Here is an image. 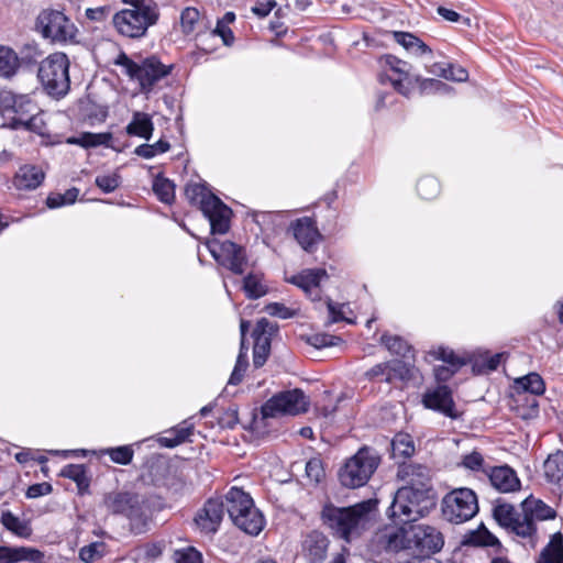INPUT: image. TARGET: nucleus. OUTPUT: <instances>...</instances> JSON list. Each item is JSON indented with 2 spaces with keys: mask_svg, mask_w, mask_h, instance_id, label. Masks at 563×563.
Wrapping results in <instances>:
<instances>
[{
  "mask_svg": "<svg viewBox=\"0 0 563 563\" xmlns=\"http://www.w3.org/2000/svg\"><path fill=\"white\" fill-rule=\"evenodd\" d=\"M376 508V501L368 499L349 507H338L328 503L322 507L320 518L331 533L351 542L358 537L372 519V512Z\"/></svg>",
  "mask_w": 563,
  "mask_h": 563,
  "instance_id": "f257e3e1",
  "label": "nucleus"
},
{
  "mask_svg": "<svg viewBox=\"0 0 563 563\" xmlns=\"http://www.w3.org/2000/svg\"><path fill=\"white\" fill-rule=\"evenodd\" d=\"M435 506L434 489L400 487L387 512L396 525H409L427 516Z\"/></svg>",
  "mask_w": 563,
  "mask_h": 563,
  "instance_id": "f03ea898",
  "label": "nucleus"
},
{
  "mask_svg": "<svg viewBox=\"0 0 563 563\" xmlns=\"http://www.w3.org/2000/svg\"><path fill=\"white\" fill-rule=\"evenodd\" d=\"M103 504L112 515H120L129 520L132 533L141 534L148 530L152 511L145 496L130 490L110 492L104 495Z\"/></svg>",
  "mask_w": 563,
  "mask_h": 563,
  "instance_id": "7ed1b4c3",
  "label": "nucleus"
},
{
  "mask_svg": "<svg viewBox=\"0 0 563 563\" xmlns=\"http://www.w3.org/2000/svg\"><path fill=\"white\" fill-rule=\"evenodd\" d=\"M114 65L123 68V73L130 80L136 81L140 91L148 95L166 78L173 69L172 65H165L155 56L142 58L140 62L133 60L124 52H121L114 59Z\"/></svg>",
  "mask_w": 563,
  "mask_h": 563,
  "instance_id": "20e7f679",
  "label": "nucleus"
},
{
  "mask_svg": "<svg viewBox=\"0 0 563 563\" xmlns=\"http://www.w3.org/2000/svg\"><path fill=\"white\" fill-rule=\"evenodd\" d=\"M69 66L68 56L62 52L52 53L40 63L37 77L48 96L60 99L69 92Z\"/></svg>",
  "mask_w": 563,
  "mask_h": 563,
  "instance_id": "39448f33",
  "label": "nucleus"
},
{
  "mask_svg": "<svg viewBox=\"0 0 563 563\" xmlns=\"http://www.w3.org/2000/svg\"><path fill=\"white\" fill-rule=\"evenodd\" d=\"M520 507L522 525H519V542L523 547L536 549L541 540L539 525L545 520L555 519L556 511L543 500L532 496L526 498Z\"/></svg>",
  "mask_w": 563,
  "mask_h": 563,
  "instance_id": "423d86ee",
  "label": "nucleus"
},
{
  "mask_svg": "<svg viewBox=\"0 0 563 563\" xmlns=\"http://www.w3.org/2000/svg\"><path fill=\"white\" fill-rule=\"evenodd\" d=\"M380 463L379 454L363 446L347 459L338 472V478L346 488H358L367 484Z\"/></svg>",
  "mask_w": 563,
  "mask_h": 563,
  "instance_id": "0eeeda50",
  "label": "nucleus"
},
{
  "mask_svg": "<svg viewBox=\"0 0 563 563\" xmlns=\"http://www.w3.org/2000/svg\"><path fill=\"white\" fill-rule=\"evenodd\" d=\"M158 5L152 10L123 9L112 16V23L119 34L129 38H141L146 35L148 27L159 20Z\"/></svg>",
  "mask_w": 563,
  "mask_h": 563,
  "instance_id": "6e6552de",
  "label": "nucleus"
},
{
  "mask_svg": "<svg viewBox=\"0 0 563 563\" xmlns=\"http://www.w3.org/2000/svg\"><path fill=\"white\" fill-rule=\"evenodd\" d=\"M441 510L443 518L451 523L466 522L478 512L477 496L470 488H455L443 497Z\"/></svg>",
  "mask_w": 563,
  "mask_h": 563,
  "instance_id": "1a4fd4ad",
  "label": "nucleus"
},
{
  "mask_svg": "<svg viewBox=\"0 0 563 563\" xmlns=\"http://www.w3.org/2000/svg\"><path fill=\"white\" fill-rule=\"evenodd\" d=\"M0 110L9 115L15 128L31 129L40 109L29 95H16L11 90H0Z\"/></svg>",
  "mask_w": 563,
  "mask_h": 563,
  "instance_id": "9d476101",
  "label": "nucleus"
},
{
  "mask_svg": "<svg viewBox=\"0 0 563 563\" xmlns=\"http://www.w3.org/2000/svg\"><path fill=\"white\" fill-rule=\"evenodd\" d=\"M309 400L301 389L295 388L280 391L266 400L261 412L264 418H275L283 415L297 416L308 411Z\"/></svg>",
  "mask_w": 563,
  "mask_h": 563,
  "instance_id": "9b49d317",
  "label": "nucleus"
},
{
  "mask_svg": "<svg viewBox=\"0 0 563 563\" xmlns=\"http://www.w3.org/2000/svg\"><path fill=\"white\" fill-rule=\"evenodd\" d=\"M36 27L45 38L56 43L74 42L77 27L64 12L43 10L36 21Z\"/></svg>",
  "mask_w": 563,
  "mask_h": 563,
  "instance_id": "f8f14e48",
  "label": "nucleus"
},
{
  "mask_svg": "<svg viewBox=\"0 0 563 563\" xmlns=\"http://www.w3.org/2000/svg\"><path fill=\"white\" fill-rule=\"evenodd\" d=\"M207 247L218 264L230 269L236 275L244 273L246 254L242 246L229 240L220 242L214 239L208 241Z\"/></svg>",
  "mask_w": 563,
  "mask_h": 563,
  "instance_id": "ddd939ff",
  "label": "nucleus"
},
{
  "mask_svg": "<svg viewBox=\"0 0 563 563\" xmlns=\"http://www.w3.org/2000/svg\"><path fill=\"white\" fill-rule=\"evenodd\" d=\"M411 550L420 556H429L439 552L444 539L442 533L434 527L428 525L410 526Z\"/></svg>",
  "mask_w": 563,
  "mask_h": 563,
  "instance_id": "4468645a",
  "label": "nucleus"
},
{
  "mask_svg": "<svg viewBox=\"0 0 563 563\" xmlns=\"http://www.w3.org/2000/svg\"><path fill=\"white\" fill-rule=\"evenodd\" d=\"M422 405L424 408L440 412L451 419L460 418L455 409L453 394L448 385L439 384L435 388L427 389L422 395Z\"/></svg>",
  "mask_w": 563,
  "mask_h": 563,
  "instance_id": "2eb2a0df",
  "label": "nucleus"
},
{
  "mask_svg": "<svg viewBox=\"0 0 563 563\" xmlns=\"http://www.w3.org/2000/svg\"><path fill=\"white\" fill-rule=\"evenodd\" d=\"M278 331L277 324L272 323L266 318L256 322L253 330V365L255 368L262 367L271 353L272 336Z\"/></svg>",
  "mask_w": 563,
  "mask_h": 563,
  "instance_id": "dca6fc26",
  "label": "nucleus"
},
{
  "mask_svg": "<svg viewBox=\"0 0 563 563\" xmlns=\"http://www.w3.org/2000/svg\"><path fill=\"white\" fill-rule=\"evenodd\" d=\"M224 515V504L222 499L210 498L203 507L197 512L195 522L201 532L213 534L218 531Z\"/></svg>",
  "mask_w": 563,
  "mask_h": 563,
  "instance_id": "f3484780",
  "label": "nucleus"
},
{
  "mask_svg": "<svg viewBox=\"0 0 563 563\" xmlns=\"http://www.w3.org/2000/svg\"><path fill=\"white\" fill-rule=\"evenodd\" d=\"M202 213L210 222L212 234H225L230 230L232 210L219 197H210L206 201Z\"/></svg>",
  "mask_w": 563,
  "mask_h": 563,
  "instance_id": "a211bd4d",
  "label": "nucleus"
},
{
  "mask_svg": "<svg viewBox=\"0 0 563 563\" xmlns=\"http://www.w3.org/2000/svg\"><path fill=\"white\" fill-rule=\"evenodd\" d=\"M290 230L295 240L307 252H312L322 239L316 220L310 217L296 219L290 223Z\"/></svg>",
  "mask_w": 563,
  "mask_h": 563,
  "instance_id": "6ab92c4d",
  "label": "nucleus"
},
{
  "mask_svg": "<svg viewBox=\"0 0 563 563\" xmlns=\"http://www.w3.org/2000/svg\"><path fill=\"white\" fill-rule=\"evenodd\" d=\"M224 510L234 523L239 518L251 509H254V500L251 495L239 487H231L222 499Z\"/></svg>",
  "mask_w": 563,
  "mask_h": 563,
  "instance_id": "aec40b11",
  "label": "nucleus"
},
{
  "mask_svg": "<svg viewBox=\"0 0 563 563\" xmlns=\"http://www.w3.org/2000/svg\"><path fill=\"white\" fill-rule=\"evenodd\" d=\"M330 541L328 537L312 530L302 540V553L309 563H322L328 554Z\"/></svg>",
  "mask_w": 563,
  "mask_h": 563,
  "instance_id": "412c9836",
  "label": "nucleus"
},
{
  "mask_svg": "<svg viewBox=\"0 0 563 563\" xmlns=\"http://www.w3.org/2000/svg\"><path fill=\"white\" fill-rule=\"evenodd\" d=\"M493 517L519 542V525H522L521 510L518 511L512 505L498 500L494 506Z\"/></svg>",
  "mask_w": 563,
  "mask_h": 563,
  "instance_id": "4be33fe9",
  "label": "nucleus"
},
{
  "mask_svg": "<svg viewBox=\"0 0 563 563\" xmlns=\"http://www.w3.org/2000/svg\"><path fill=\"white\" fill-rule=\"evenodd\" d=\"M398 476L406 483L402 487L434 489L430 470L424 465L404 464L398 470Z\"/></svg>",
  "mask_w": 563,
  "mask_h": 563,
  "instance_id": "5701e85b",
  "label": "nucleus"
},
{
  "mask_svg": "<svg viewBox=\"0 0 563 563\" xmlns=\"http://www.w3.org/2000/svg\"><path fill=\"white\" fill-rule=\"evenodd\" d=\"M486 476L493 487L501 493H510L520 488L517 473L508 465L493 466Z\"/></svg>",
  "mask_w": 563,
  "mask_h": 563,
  "instance_id": "b1692460",
  "label": "nucleus"
},
{
  "mask_svg": "<svg viewBox=\"0 0 563 563\" xmlns=\"http://www.w3.org/2000/svg\"><path fill=\"white\" fill-rule=\"evenodd\" d=\"M323 277H327L324 269H308L292 276L289 283L301 288L312 300H317L320 298L319 285Z\"/></svg>",
  "mask_w": 563,
  "mask_h": 563,
  "instance_id": "393cba45",
  "label": "nucleus"
},
{
  "mask_svg": "<svg viewBox=\"0 0 563 563\" xmlns=\"http://www.w3.org/2000/svg\"><path fill=\"white\" fill-rule=\"evenodd\" d=\"M45 173L36 165H23L13 178V184L19 190H33L42 185Z\"/></svg>",
  "mask_w": 563,
  "mask_h": 563,
  "instance_id": "a878e982",
  "label": "nucleus"
},
{
  "mask_svg": "<svg viewBox=\"0 0 563 563\" xmlns=\"http://www.w3.org/2000/svg\"><path fill=\"white\" fill-rule=\"evenodd\" d=\"M543 474L545 481L563 492V452L558 450L552 453L543 463Z\"/></svg>",
  "mask_w": 563,
  "mask_h": 563,
  "instance_id": "bb28decb",
  "label": "nucleus"
},
{
  "mask_svg": "<svg viewBox=\"0 0 563 563\" xmlns=\"http://www.w3.org/2000/svg\"><path fill=\"white\" fill-rule=\"evenodd\" d=\"M401 525V527L397 529H386L385 532L380 536V542L384 544V548L387 551L398 552L400 550H411L410 539V530L407 531Z\"/></svg>",
  "mask_w": 563,
  "mask_h": 563,
  "instance_id": "cd10ccee",
  "label": "nucleus"
},
{
  "mask_svg": "<svg viewBox=\"0 0 563 563\" xmlns=\"http://www.w3.org/2000/svg\"><path fill=\"white\" fill-rule=\"evenodd\" d=\"M154 123L150 114L136 111L133 113L131 122L126 125L125 132L130 136H139L150 140L153 135Z\"/></svg>",
  "mask_w": 563,
  "mask_h": 563,
  "instance_id": "c85d7f7f",
  "label": "nucleus"
},
{
  "mask_svg": "<svg viewBox=\"0 0 563 563\" xmlns=\"http://www.w3.org/2000/svg\"><path fill=\"white\" fill-rule=\"evenodd\" d=\"M265 525V517L256 507L247 510L242 518H239L234 522V526L240 530L253 537L258 536L263 531Z\"/></svg>",
  "mask_w": 563,
  "mask_h": 563,
  "instance_id": "c756f323",
  "label": "nucleus"
},
{
  "mask_svg": "<svg viewBox=\"0 0 563 563\" xmlns=\"http://www.w3.org/2000/svg\"><path fill=\"white\" fill-rule=\"evenodd\" d=\"M537 563H563V534L558 531L542 549Z\"/></svg>",
  "mask_w": 563,
  "mask_h": 563,
  "instance_id": "7c9ffc66",
  "label": "nucleus"
},
{
  "mask_svg": "<svg viewBox=\"0 0 563 563\" xmlns=\"http://www.w3.org/2000/svg\"><path fill=\"white\" fill-rule=\"evenodd\" d=\"M113 139L112 133H92L82 132L78 136H71L67 140L68 144L79 145L84 148L97 147L103 145L106 147H112L111 141Z\"/></svg>",
  "mask_w": 563,
  "mask_h": 563,
  "instance_id": "2f4dec72",
  "label": "nucleus"
},
{
  "mask_svg": "<svg viewBox=\"0 0 563 563\" xmlns=\"http://www.w3.org/2000/svg\"><path fill=\"white\" fill-rule=\"evenodd\" d=\"M59 475L64 478L74 481L80 495L88 493L90 487V477L88 476L87 467L84 464H67L62 468Z\"/></svg>",
  "mask_w": 563,
  "mask_h": 563,
  "instance_id": "473e14b6",
  "label": "nucleus"
},
{
  "mask_svg": "<svg viewBox=\"0 0 563 563\" xmlns=\"http://www.w3.org/2000/svg\"><path fill=\"white\" fill-rule=\"evenodd\" d=\"M515 388L520 391L541 396L545 391V383L540 374L531 372L522 377L515 379Z\"/></svg>",
  "mask_w": 563,
  "mask_h": 563,
  "instance_id": "72a5a7b5",
  "label": "nucleus"
},
{
  "mask_svg": "<svg viewBox=\"0 0 563 563\" xmlns=\"http://www.w3.org/2000/svg\"><path fill=\"white\" fill-rule=\"evenodd\" d=\"M20 68L18 54L9 46L0 45V77L11 78Z\"/></svg>",
  "mask_w": 563,
  "mask_h": 563,
  "instance_id": "f704fd0d",
  "label": "nucleus"
},
{
  "mask_svg": "<svg viewBox=\"0 0 563 563\" xmlns=\"http://www.w3.org/2000/svg\"><path fill=\"white\" fill-rule=\"evenodd\" d=\"M463 544L474 547H494L499 545V541L484 525H481L476 530H471L464 536Z\"/></svg>",
  "mask_w": 563,
  "mask_h": 563,
  "instance_id": "c9c22d12",
  "label": "nucleus"
},
{
  "mask_svg": "<svg viewBox=\"0 0 563 563\" xmlns=\"http://www.w3.org/2000/svg\"><path fill=\"white\" fill-rule=\"evenodd\" d=\"M387 64L390 66L391 70L397 73L399 75L398 78H391V85L394 88L400 92L401 95L407 96L408 89L405 86L404 81L409 79V70H408V64L404 60L398 59L395 56H387L386 57Z\"/></svg>",
  "mask_w": 563,
  "mask_h": 563,
  "instance_id": "e433bc0d",
  "label": "nucleus"
},
{
  "mask_svg": "<svg viewBox=\"0 0 563 563\" xmlns=\"http://www.w3.org/2000/svg\"><path fill=\"white\" fill-rule=\"evenodd\" d=\"M394 37L398 44L418 56L432 53V49L426 43L411 33L395 32Z\"/></svg>",
  "mask_w": 563,
  "mask_h": 563,
  "instance_id": "4c0bfd02",
  "label": "nucleus"
},
{
  "mask_svg": "<svg viewBox=\"0 0 563 563\" xmlns=\"http://www.w3.org/2000/svg\"><path fill=\"white\" fill-rule=\"evenodd\" d=\"M0 522L2 526L21 538H29L32 534V528L29 522L21 520L10 510L2 511Z\"/></svg>",
  "mask_w": 563,
  "mask_h": 563,
  "instance_id": "58836bf2",
  "label": "nucleus"
},
{
  "mask_svg": "<svg viewBox=\"0 0 563 563\" xmlns=\"http://www.w3.org/2000/svg\"><path fill=\"white\" fill-rule=\"evenodd\" d=\"M415 443L408 433H398L391 441V453L395 459H408L415 453Z\"/></svg>",
  "mask_w": 563,
  "mask_h": 563,
  "instance_id": "ea45409f",
  "label": "nucleus"
},
{
  "mask_svg": "<svg viewBox=\"0 0 563 563\" xmlns=\"http://www.w3.org/2000/svg\"><path fill=\"white\" fill-rule=\"evenodd\" d=\"M153 191L163 203L172 205L175 200L174 183L161 174L153 180Z\"/></svg>",
  "mask_w": 563,
  "mask_h": 563,
  "instance_id": "a19ab883",
  "label": "nucleus"
},
{
  "mask_svg": "<svg viewBox=\"0 0 563 563\" xmlns=\"http://www.w3.org/2000/svg\"><path fill=\"white\" fill-rule=\"evenodd\" d=\"M243 290L249 299H258L267 294V286L260 274H249L243 278Z\"/></svg>",
  "mask_w": 563,
  "mask_h": 563,
  "instance_id": "79ce46f5",
  "label": "nucleus"
},
{
  "mask_svg": "<svg viewBox=\"0 0 563 563\" xmlns=\"http://www.w3.org/2000/svg\"><path fill=\"white\" fill-rule=\"evenodd\" d=\"M185 196L191 205L199 206L201 211L205 209L203 203L209 201L210 197H217L201 184H188L185 188Z\"/></svg>",
  "mask_w": 563,
  "mask_h": 563,
  "instance_id": "37998d69",
  "label": "nucleus"
},
{
  "mask_svg": "<svg viewBox=\"0 0 563 563\" xmlns=\"http://www.w3.org/2000/svg\"><path fill=\"white\" fill-rule=\"evenodd\" d=\"M380 342L390 353L401 357H408L409 353L411 352V346L398 335L383 334Z\"/></svg>",
  "mask_w": 563,
  "mask_h": 563,
  "instance_id": "c03bdc74",
  "label": "nucleus"
},
{
  "mask_svg": "<svg viewBox=\"0 0 563 563\" xmlns=\"http://www.w3.org/2000/svg\"><path fill=\"white\" fill-rule=\"evenodd\" d=\"M79 189L76 187L67 189L64 194H51L46 198V206L49 209L60 208L63 206L71 205L77 200Z\"/></svg>",
  "mask_w": 563,
  "mask_h": 563,
  "instance_id": "a18cd8bd",
  "label": "nucleus"
},
{
  "mask_svg": "<svg viewBox=\"0 0 563 563\" xmlns=\"http://www.w3.org/2000/svg\"><path fill=\"white\" fill-rule=\"evenodd\" d=\"M503 355V353H486L474 362L473 368L478 374H487L489 372L496 371L500 365Z\"/></svg>",
  "mask_w": 563,
  "mask_h": 563,
  "instance_id": "49530a36",
  "label": "nucleus"
},
{
  "mask_svg": "<svg viewBox=\"0 0 563 563\" xmlns=\"http://www.w3.org/2000/svg\"><path fill=\"white\" fill-rule=\"evenodd\" d=\"M170 148V144L165 140H158L154 144H141L135 147L134 154L140 157L150 159L157 154H163Z\"/></svg>",
  "mask_w": 563,
  "mask_h": 563,
  "instance_id": "de8ad7c7",
  "label": "nucleus"
},
{
  "mask_svg": "<svg viewBox=\"0 0 563 563\" xmlns=\"http://www.w3.org/2000/svg\"><path fill=\"white\" fill-rule=\"evenodd\" d=\"M47 563L44 552L31 547H15V563Z\"/></svg>",
  "mask_w": 563,
  "mask_h": 563,
  "instance_id": "09e8293b",
  "label": "nucleus"
},
{
  "mask_svg": "<svg viewBox=\"0 0 563 563\" xmlns=\"http://www.w3.org/2000/svg\"><path fill=\"white\" fill-rule=\"evenodd\" d=\"M200 19V12L197 8L187 7L180 13V27L185 35L191 34Z\"/></svg>",
  "mask_w": 563,
  "mask_h": 563,
  "instance_id": "8fccbe9b",
  "label": "nucleus"
},
{
  "mask_svg": "<svg viewBox=\"0 0 563 563\" xmlns=\"http://www.w3.org/2000/svg\"><path fill=\"white\" fill-rule=\"evenodd\" d=\"M106 543L101 541L92 542L79 550V559L85 563H92L97 559H101L106 553Z\"/></svg>",
  "mask_w": 563,
  "mask_h": 563,
  "instance_id": "3c124183",
  "label": "nucleus"
},
{
  "mask_svg": "<svg viewBox=\"0 0 563 563\" xmlns=\"http://www.w3.org/2000/svg\"><path fill=\"white\" fill-rule=\"evenodd\" d=\"M117 464L128 465L132 462L134 451L130 445L108 448L103 451Z\"/></svg>",
  "mask_w": 563,
  "mask_h": 563,
  "instance_id": "603ef678",
  "label": "nucleus"
},
{
  "mask_svg": "<svg viewBox=\"0 0 563 563\" xmlns=\"http://www.w3.org/2000/svg\"><path fill=\"white\" fill-rule=\"evenodd\" d=\"M417 191L422 199L429 200L438 196L440 184L433 177H422L417 183Z\"/></svg>",
  "mask_w": 563,
  "mask_h": 563,
  "instance_id": "864d4df0",
  "label": "nucleus"
},
{
  "mask_svg": "<svg viewBox=\"0 0 563 563\" xmlns=\"http://www.w3.org/2000/svg\"><path fill=\"white\" fill-rule=\"evenodd\" d=\"M462 465L473 472H482L487 475L490 466L485 464L484 456L477 451H473L470 454L463 456Z\"/></svg>",
  "mask_w": 563,
  "mask_h": 563,
  "instance_id": "5fc2aeb1",
  "label": "nucleus"
},
{
  "mask_svg": "<svg viewBox=\"0 0 563 563\" xmlns=\"http://www.w3.org/2000/svg\"><path fill=\"white\" fill-rule=\"evenodd\" d=\"M95 184L103 192L110 194L119 188L121 184V176L117 172L108 175H98L95 179Z\"/></svg>",
  "mask_w": 563,
  "mask_h": 563,
  "instance_id": "6e6d98bb",
  "label": "nucleus"
},
{
  "mask_svg": "<svg viewBox=\"0 0 563 563\" xmlns=\"http://www.w3.org/2000/svg\"><path fill=\"white\" fill-rule=\"evenodd\" d=\"M249 367V358L246 352L239 353L234 368L230 375L228 384L239 385L244 377V374Z\"/></svg>",
  "mask_w": 563,
  "mask_h": 563,
  "instance_id": "4d7b16f0",
  "label": "nucleus"
},
{
  "mask_svg": "<svg viewBox=\"0 0 563 563\" xmlns=\"http://www.w3.org/2000/svg\"><path fill=\"white\" fill-rule=\"evenodd\" d=\"M194 432V424L192 423H188L187 421H184L181 422L180 424L169 429L167 431L168 434H176L178 435V439L175 440V441H167L168 445H169V449H173L181 443H184L185 441L188 440V438Z\"/></svg>",
  "mask_w": 563,
  "mask_h": 563,
  "instance_id": "13d9d810",
  "label": "nucleus"
},
{
  "mask_svg": "<svg viewBox=\"0 0 563 563\" xmlns=\"http://www.w3.org/2000/svg\"><path fill=\"white\" fill-rule=\"evenodd\" d=\"M388 367V362L378 363L366 371L364 377L369 382L379 380L390 384Z\"/></svg>",
  "mask_w": 563,
  "mask_h": 563,
  "instance_id": "bf43d9fd",
  "label": "nucleus"
},
{
  "mask_svg": "<svg viewBox=\"0 0 563 563\" xmlns=\"http://www.w3.org/2000/svg\"><path fill=\"white\" fill-rule=\"evenodd\" d=\"M175 563H202V554L194 547L175 551Z\"/></svg>",
  "mask_w": 563,
  "mask_h": 563,
  "instance_id": "052dcab7",
  "label": "nucleus"
},
{
  "mask_svg": "<svg viewBox=\"0 0 563 563\" xmlns=\"http://www.w3.org/2000/svg\"><path fill=\"white\" fill-rule=\"evenodd\" d=\"M218 423L221 428L234 429L239 423V409L236 405H231L221 416L218 417Z\"/></svg>",
  "mask_w": 563,
  "mask_h": 563,
  "instance_id": "680f3d73",
  "label": "nucleus"
},
{
  "mask_svg": "<svg viewBox=\"0 0 563 563\" xmlns=\"http://www.w3.org/2000/svg\"><path fill=\"white\" fill-rule=\"evenodd\" d=\"M307 477L316 483H320L324 477V468L320 459H310L306 464Z\"/></svg>",
  "mask_w": 563,
  "mask_h": 563,
  "instance_id": "e2e57ef3",
  "label": "nucleus"
},
{
  "mask_svg": "<svg viewBox=\"0 0 563 563\" xmlns=\"http://www.w3.org/2000/svg\"><path fill=\"white\" fill-rule=\"evenodd\" d=\"M388 371L390 376V383L395 379L404 380L409 376V368L407 364L400 360L388 361Z\"/></svg>",
  "mask_w": 563,
  "mask_h": 563,
  "instance_id": "0e129e2a",
  "label": "nucleus"
},
{
  "mask_svg": "<svg viewBox=\"0 0 563 563\" xmlns=\"http://www.w3.org/2000/svg\"><path fill=\"white\" fill-rule=\"evenodd\" d=\"M433 355L437 360H441L455 368H461L464 365V362L452 350L445 347H439L433 352Z\"/></svg>",
  "mask_w": 563,
  "mask_h": 563,
  "instance_id": "69168bd1",
  "label": "nucleus"
},
{
  "mask_svg": "<svg viewBox=\"0 0 563 563\" xmlns=\"http://www.w3.org/2000/svg\"><path fill=\"white\" fill-rule=\"evenodd\" d=\"M265 311L273 317L280 319H290L296 316V310H292L280 302H271L265 306Z\"/></svg>",
  "mask_w": 563,
  "mask_h": 563,
  "instance_id": "338daca9",
  "label": "nucleus"
},
{
  "mask_svg": "<svg viewBox=\"0 0 563 563\" xmlns=\"http://www.w3.org/2000/svg\"><path fill=\"white\" fill-rule=\"evenodd\" d=\"M327 307L329 311V323H336L340 321H346L349 323H352V320L345 318L343 308L345 307L344 303H335L332 301L331 298L327 299Z\"/></svg>",
  "mask_w": 563,
  "mask_h": 563,
  "instance_id": "774afa93",
  "label": "nucleus"
}]
</instances>
